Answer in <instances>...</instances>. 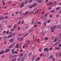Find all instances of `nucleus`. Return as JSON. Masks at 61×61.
<instances>
[{"label": "nucleus", "mask_w": 61, "mask_h": 61, "mask_svg": "<svg viewBox=\"0 0 61 61\" xmlns=\"http://www.w3.org/2000/svg\"><path fill=\"white\" fill-rule=\"evenodd\" d=\"M33 5L34 8L37 5V3H35L33 4Z\"/></svg>", "instance_id": "obj_1"}, {"label": "nucleus", "mask_w": 61, "mask_h": 61, "mask_svg": "<svg viewBox=\"0 0 61 61\" xmlns=\"http://www.w3.org/2000/svg\"><path fill=\"white\" fill-rule=\"evenodd\" d=\"M22 61V58H21V57H20L18 58L17 59V61Z\"/></svg>", "instance_id": "obj_2"}, {"label": "nucleus", "mask_w": 61, "mask_h": 61, "mask_svg": "<svg viewBox=\"0 0 61 61\" xmlns=\"http://www.w3.org/2000/svg\"><path fill=\"white\" fill-rule=\"evenodd\" d=\"M15 49H13L12 50V54H15V53H16V51H15Z\"/></svg>", "instance_id": "obj_3"}, {"label": "nucleus", "mask_w": 61, "mask_h": 61, "mask_svg": "<svg viewBox=\"0 0 61 61\" xmlns=\"http://www.w3.org/2000/svg\"><path fill=\"white\" fill-rule=\"evenodd\" d=\"M4 53H5V51H4V50H2L0 52V54L2 55V54H4Z\"/></svg>", "instance_id": "obj_4"}, {"label": "nucleus", "mask_w": 61, "mask_h": 61, "mask_svg": "<svg viewBox=\"0 0 61 61\" xmlns=\"http://www.w3.org/2000/svg\"><path fill=\"white\" fill-rule=\"evenodd\" d=\"M34 29V28H31L30 30L29 31V33H31V32H32L33 31V30Z\"/></svg>", "instance_id": "obj_5"}, {"label": "nucleus", "mask_w": 61, "mask_h": 61, "mask_svg": "<svg viewBox=\"0 0 61 61\" xmlns=\"http://www.w3.org/2000/svg\"><path fill=\"white\" fill-rule=\"evenodd\" d=\"M44 50L45 51H48L49 50V49L47 48H45L44 49Z\"/></svg>", "instance_id": "obj_6"}, {"label": "nucleus", "mask_w": 61, "mask_h": 61, "mask_svg": "<svg viewBox=\"0 0 61 61\" xmlns=\"http://www.w3.org/2000/svg\"><path fill=\"white\" fill-rule=\"evenodd\" d=\"M58 39V38L57 37L55 38V39L54 41V42H56L57 41V39Z\"/></svg>", "instance_id": "obj_7"}, {"label": "nucleus", "mask_w": 61, "mask_h": 61, "mask_svg": "<svg viewBox=\"0 0 61 61\" xmlns=\"http://www.w3.org/2000/svg\"><path fill=\"white\" fill-rule=\"evenodd\" d=\"M32 56V52H30L29 53L28 55V56L29 57H30V56Z\"/></svg>", "instance_id": "obj_8"}, {"label": "nucleus", "mask_w": 61, "mask_h": 61, "mask_svg": "<svg viewBox=\"0 0 61 61\" xmlns=\"http://www.w3.org/2000/svg\"><path fill=\"white\" fill-rule=\"evenodd\" d=\"M12 36V35H10L8 36L7 37L8 38H11Z\"/></svg>", "instance_id": "obj_9"}, {"label": "nucleus", "mask_w": 61, "mask_h": 61, "mask_svg": "<svg viewBox=\"0 0 61 61\" xmlns=\"http://www.w3.org/2000/svg\"><path fill=\"white\" fill-rule=\"evenodd\" d=\"M57 27L58 29H60L61 28V25H60L58 26Z\"/></svg>", "instance_id": "obj_10"}, {"label": "nucleus", "mask_w": 61, "mask_h": 61, "mask_svg": "<svg viewBox=\"0 0 61 61\" xmlns=\"http://www.w3.org/2000/svg\"><path fill=\"white\" fill-rule=\"evenodd\" d=\"M24 3H23L22 4L20 5V7L21 8V7H23L24 6Z\"/></svg>", "instance_id": "obj_11"}, {"label": "nucleus", "mask_w": 61, "mask_h": 61, "mask_svg": "<svg viewBox=\"0 0 61 61\" xmlns=\"http://www.w3.org/2000/svg\"><path fill=\"white\" fill-rule=\"evenodd\" d=\"M37 2H39V3H41L42 2V0H37Z\"/></svg>", "instance_id": "obj_12"}, {"label": "nucleus", "mask_w": 61, "mask_h": 61, "mask_svg": "<svg viewBox=\"0 0 61 61\" xmlns=\"http://www.w3.org/2000/svg\"><path fill=\"white\" fill-rule=\"evenodd\" d=\"M33 7L34 8L33 6V5H31L29 7V8H32V7Z\"/></svg>", "instance_id": "obj_13"}, {"label": "nucleus", "mask_w": 61, "mask_h": 61, "mask_svg": "<svg viewBox=\"0 0 61 61\" xmlns=\"http://www.w3.org/2000/svg\"><path fill=\"white\" fill-rule=\"evenodd\" d=\"M21 58L22 61H23V60H24V59L25 58V56H24Z\"/></svg>", "instance_id": "obj_14"}, {"label": "nucleus", "mask_w": 61, "mask_h": 61, "mask_svg": "<svg viewBox=\"0 0 61 61\" xmlns=\"http://www.w3.org/2000/svg\"><path fill=\"white\" fill-rule=\"evenodd\" d=\"M60 48V47H57L55 48V49L56 50L57 49H59Z\"/></svg>", "instance_id": "obj_15"}, {"label": "nucleus", "mask_w": 61, "mask_h": 61, "mask_svg": "<svg viewBox=\"0 0 61 61\" xmlns=\"http://www.w3.org/2000/svg\"><path fill=\"white\" fill-rule=\"evenodd\" d=\"M35 57H36V56H33L32 57V61H33V60H34Z\"/></svg>", "instance_id": "obj_16"}, {"label": "nucleus", "mask_w": 61, "mask_h": 61, "mask_svg": "<svg viewBox=\"0 0 61 61\" xmlns=\"http://www.w3.org/2000/svg\"><path fill=\"white\" fill-rule=\"evenodd\" d=\"M14 39H11L10 40V42H13V41H14Z\"/></svg>", "instance_id": "obj_17"}, {"label": "nucleus", "mask_w": 61, "mask_h": 61, "mask_svg": "<svg viewBox=\"0 0 61 61\" xmlns=\"http://www.w3.org/2000/svg\"><path fill=\"white\" fill-rule=\"evenodd\" d=\"M53 57V56L51 55V56H50L49 58H50V59H52V58Z\"/></svg>", "instance_id": "obj_18"}, {"label": "nucleus", "mask_w": 61, "mask_h": 61, "mask_svg": "<svg viewBox=\"0 0 61 61\" xmlns=\"http://www.w3.org/2000/svg\"><path fill=\"white\" fill-rule=\"evenodd\" d=\"M52 61H55V58H54V57H52Z\"/></svg>", "instance_id": "obj_19"}, {"label": "nucleus", "mask_w": 61, "mask_h": 61, "mask_svg": "<svg viewBox=\"0 0 61 61\" xmlns=\"http://www.w3.org/2000/svg\"><path fill=\"white\" fill-rule=\"evenodd\" d=\"M4 17H1L0 18V19H1L2 20H3V19H4Z\"/></svg>", "instance_id": "obj_20"}, {"label": "nucleus", "mask_w": 61, "mask_h": 61, "mask_svg": "<svg viewBox=\"0 0 61 61\" xmlns=\"http://www.w3.org/2000/svg\"><path fill=\"white\" fill-rule=\"evenodd\" d=\"M34 12H30V13H29V14H34Z\"/></svg>", "instance_id": "obj_21"}, {"label": "nucleus", "mask_w": 61, "mask_h": 61, "mask_svg": "<svg viewBox=\"0 0 61 61\" xmlns=\"http://www.w3.org/2000/svg\"><path fill=\"white\" fill-rule=\"evenodd\" d=\"M33 0H29V3H31L32 2Z\"/></svg>", "instance_id": "obj_22"}, {"label": "nucleus", "mask_w": 61, "mask_h": 61, "mask_svg": "<svg viewBox=\"0 0 61 61\" xmlns=\"http://www.w3.org/2000/svg\"><path fill=\"white\" fill-rule=\"evenodd\" d=\"M60 9V7H57L56 8V10H59Z\"/></svg>", "instance_id": "obj_23"}, {"label": "nucleus", "mask_w": 61, "mask_h": 61, "mask_svg": "<svg viewBox=\"0 0 61 61\" xmlns=\"http://www.w3.org/2000/svg\"><path fill=\"white\" fill-rule=\"evenodd\" d=\"M28 3V0H26L25 1V4H27V3Z\"/></svg>", "instance_id": "obj_24"}, {"label": "nucleus", "mask_w": 61, "mask_h": 61, "mask_svg": "<svg viewBox=\"0 0 61 61\" xmlns=\"http://www.w3.org/2000/svg\"><path fill=\"white\" fill-rule=\"evenodd\" d=\"M55 11L54 10H52L51 11V13H55Z\"/></svg>", "instance_id": "obj_25"}, {"label": "nucleus", "mask_w": 61, "mask_h": 61, "mask_svg": "<svg viewBox=\"0 0 61 61\" xmlns=\"http://www.w3.org/2000/svg\"><path fill=\"white\" fill-rule=\"evenodd\" d=\"M9 13H5V14L4 15H7Z\"/></svg>", "instance_id": "obj_26"}, {"label": "nucleus", "mask_w": 61, "mask_h": 61, "mask_svg": "<svg viewBox=\"0 0 61 61\" xmlns=\"http://www.w3.org/2000/svg\"><path fill=\"white\" fill-rule=\"evenodd\" d=\"M4 38V40H5L7 38V36H5V37Z\"/></svg>", "instance_id": "obj_27"}, {"label": "nucleus", "mask_w": 61, "mask_h": 61, "mask_svg": "<svg viewBox=\"0 0 61 61\" xmlns=\"http://www.w3.org/2000/svg\"><path fill=\"white\" fill-rule=\"evenodd\" d=\"M48 23H49L50 22V20H49L47 21Z\"/></svg>", "instance_id": "obj_28"}, {"label": "nucleus", "mask_w": 61, "mask_h": 61, "mask_svg": "<svg viewBox=\"0 0 61 61\" xmlns=\"http://www.w3.org/2000/svg\"><path fill=\"white\" fill-rule=\"evenodd\" d=\"M13 47V46H12V45H10L9 46V47H10V48H11V47Z\"/></svg>", "instance_id": "obj_29"}, {"label": "nucleus", "mask_w": 61, "mask_h": 61, "mask_svg": "<svg viewBox=\"0 0 61 61\" xmlns=\"http://www.w3.org/2000/svg\"><path fill=\"white\" fill-rule=\"evenodd\" d=\"M2 2L3 3V5H5V1H3Z\"/></svg>", "instance_id": "obj_30"}, {"label": "nucleus", "mask_w": 61, "mask_h": 61, "mask_svg": "<svg viewBox=\"0 0 61 61\" xmlns=\"http://www.w3.org/2000/svg\"><path fill=\"white\" fill-rule=\"evenodd\" d=\"M20 41H23V38H21L20 39Z\"/></svg>", "instance_id": "obj_31"}, {"label": "nucleus", "mask_w": 61, "mask_h": 61, "mask_svg": "<svg viewBox=\"0 0 61 61\" xmlns=\"http://www.w3.org/2000/svg\"><path fill=\"white\" fill-rule=\"evenodd\" d=\"M15 42L13 43H12V46H14V45H15Z\"/></svg>", "instance_id": "obj_32"}, {"label": "nucleus", "mask_w": 61, "mask_h": 61, "mask_svg": "<svg viewBox=\"0 0 61 61\" xmlns=\"http://www.w3.org/2000/svg\"><path fill=\"white\" fill-rule=\"evenodd\" d=\"M3 34H6V31H3Z\"/></svg>", "instance_id": "obj_33"}, {"label": "nucleus", "mask_w": 61, "mask_h": 61, "mask_svg": "<svg viewBox=\"0 0 61 61\" xmlns=\"http://www.w3.org/2000/svg\"><path fill=\"white\" fill-rule=\"evenodd\" d=\"M47 39H48V38L47 37H46L45 38V40H47Z\"/></svg>", "instance_id": "obj_34"}, {"label": "nucleus", "mask_w": 61, "mask_h": 61, "mask_svg": "<svg viewBox=\"0 0 61 61\" xmlns=\"http://www.w3.org/2000/svg\"><path fill=\"white\" fill-rule=\"evenodd\" d=\"M56 2L55 1L54 2L53 4H54V5H56Z\"/></svg>", "instance_id": "obj_35"}, {"label": "nucleus", "mask_w": 61, "mask_h": 61, "mask_svg": "<svg viewBox=\"0 0 61 61\" xmlns=\"http://www.w3.org/2000/svg\"><path fill=\"white\" fill-rule=\"evenodd\" d=\"M14 31V29H12L11 30V32H13V31Z\"/></svg>", "instance_id": "obj_36"}, {"label": "nucleus", "mask_w": 61, "mask_h": 61, "mask_svg": "<svg viewBox=\"0 0 61 61\" xmlns=\"http://www.w3.org/2000/svg\"><path fill=\"white\" fill-rule=\"evenodd\" d=\"M5 19H6L8 17V16H6L5 17Z\"/></svg>", "instance_id": "obj_37"}, {"label": "nucleus", "mask_w": 61, "mask_h": 61, "mask_svg": "<svg viewBox=\"0 0 61 61\" xmlns=\"http://www.w3.org/2000/svg\"><path fill=\"white\" fill-rule=\"evenodd\" d=\"M47 14H46L45 15V16L46 17H47Z\"/></svg>", "instance_id": "obj_38"}, {"label": "nucleus", "mask_w": 61, "mask_h": 61, "mask_svg": "<svg viewBox=\"0 0 61 61\" xmlns=\"http://www.w3.org/2000/svg\"><path fill=\"white\" fill-rule=\"evenodd\" d=\"M15 34L14 33H13L12 34V36H15Z\"/></svg>", "instance_id": "obj_39"}, {"label": "nucleus", "mask_w": 61, "mask_h": 61, "mask_svg": "<svg viewBox=\"0 0 61 61\" xmlns=\"http://www.w3.org/2000/svg\"><path fill=\"white\" fill-rule=\"evenodd\" d=\"M20 23H21V21H20L18 22V24L19 25L20 24Z\"/></svg>", "instance_id": "obj_40"}, {"label": "nucleus", "mask_w": 61, "mask_h": 61, "mask_svg": "<svg viewBox=\"0 0 61 61\" xmlns=\"http://www.w3.org/2000/svg\"><path fill=\"white\" fill-rule=\"evenodd\" d=\"M34 22H35V21H32V23H31V24H32V25H33V24H34Z\"/></svg>", "instance_id": "obj_41"}, {"label": "nucleus", "mask_w": 61, "mask_h": 61, "mask_svg": "<svg viewBox=\"0 0 61 61\" xmlns=\"http://www.w3.org/2000/svg\"><path fill=\"white\" fill-rule=\"evenodd\" d=\"M5 52L6 53H7V52H8V51H7V50H5Z\"/></svg>", "instance_id": "obj_42"}, {"label": "nucleus", "mask_w": 61, "mask_h": 61, "mask_svg": "<svg viewBox=\"0 0 61 61\" xmlns=\"http://www.w3.org/2000/svg\"><path fill=\"white\" fill-rule=\"evenodd\" d=\"M12 26V25L10 24L9 25V27H11Z\"/></svg>", "instance_id": "obj_43"}, {"label": "nucleus", "mask_w": 61, "mask_h": 61, "mask_svg": "<svg viewBox=\"0 0 61 61\" xmlns=\"http://www.w3.org/2000/svg\"><path fill=\"white\" fill-rule=\"evenodd\" d=\"M11 56H12V57L13 58H14V57H15L14 56V55L13 56L12 55H11Z\"/></svg>", "instance_id": "obj_44"}, {"label": "nucleus", "mask_w": 61, "mask_h": 61, "mask_svg": "<svg viewBox=\"0 0 61 61\" xmlns=\"http://www.w3.org/2000/svg\"><path fill=\"white\" fill-rule=\"evenodd\" d=\"M45 34V32H44L42 34V35H43V36H44V35Z\"/></svg>", "instance_id": "obj_45"}, {"label": "nucleus", "mask_w": 61, "mask_h": 61, "mask_svg": "<svg viewBox=\"0 0 61 61\" xmlns=\"http://www.w3.org/2000/svg\"><path fill=\"white\" fill-rule=\"evenodd\" d=\"M16 60V59H12V61H15Z\"/></svg>", "instance_id": "obj_46"}, {"label": "nucleus", "mask_w": 61, "mask_h": 61, "mask_svg": "<svg viewBox=\"0 0 61 61\" xmlns=\"http://www.w3.org/2000/svg\"><path fill=\"white\" fill-rule=\"evenodd\" d=\"M5 56L4 55H3L1 57H2V58H4V57H5Z\"/></svg>", "instance_id": "obj_47"}, {"label": "nucleus", "mask_w": 61, "mask_h": 61, "mask_svg": "<svg viewBox=\"0 0 61 61\" xmlns=\"http://www.w3.org/2000/svg\"><path fill=\"white\" fill-rule=\"evenodd\" d=\"M23 17H21L20 18V19H23Z\"/></svg>", "instance_id": "obj_48"}, {"label": "nucleus", "mask_w": 61, "mask_h": 61, "mask_svg": "<svg viewBox=\"0 0 61 61\" xmlns=\"http://www.w3.org/2000/svg\"><path fill=\"white\" fill-rule=\"evenodd\" d=\"M27 14V13L26 12L25 14H24V15H26Z\"/></svg>", "instance_id": "obj_49"}, {"label": "nucleus", "mask_w": 61, "mask_h": 61, "mask_svg": "<svg viewBox=\"0 0 61 61\" xmlns=\"http://www.w3.org/2000/svg\"><path fill=\"white\" fill-rule=\"evenodd\" d=\"M59 46V47H61V44H60L58 46Z\"/></svg>", "instance_id": "obj_50"}, {"label": "nucleus", "mask_w": 61, "mask_h": 61, "mask_svg": "<svg viewBox=\"0 0 61 61\" xmlns=\"http://www.w3.org/2000/svg\"><path fill=\"white\" fill-rule=\"evenodd\" d=\"M49 17H52V15H49Z\"/></svg>", "instance_id": "obj_51"}, {"label": "nucleus", "mask_w": 61, "mask_h": 61, "mask_svg": "<svg viewBox=\"0 0 61 61\" xmlns=\"http://www.w3.org/2000/svg\"><path fill=\"white\" fill-rule=\"evenodd\" d=\"M37 59L38 60H40V58L37 57Z\"/></svg>", "instance_id": "obj_52"}, {"label": "nucleus", "mask_w": 61, "mask_h": 61, "mask_svg": "<svg viewBox=\"0 0 61 61\" xmlns=\"http://www.w3.org/2000/svg\"><path fill=\"white\" fill-rule=\"evenodd\" d=\"M7 51H8L9 52V51H10V49H7Z\"/></svg>", "instance_id": "obj_53"}, {"label": "nucleus", "mask_w": 61, "mask_h": 61, "mask_svg": "<svg viewBox=\"0 0 61 61\" xmlns=\"http://www.w3.org/2000/svg\"><path fill=\"white\" fill-rule=\"evenodd\" d=\"M39 51L41 52V48H40L39 49Z\"/></svg>", "instance_id": "obj_54"}, {"label": "nucleus", "mask_w": 61, "mask_h": 61, "mask_svg": "<svg viewBox=\"0 0 61 61\" xmlns=\"http://www.w3.org/2000/svg\"><path fill=\"white\" fill-rule=\"evenodd\" d=\"M57 27V26H54L53 27V28H56V27Z\"/></svg>", "instance_id": "obj_55"}, {"label": "nucleus", "mask_w": 61, "mask_h": 61, "mask_svg": "<svg viewBox=\"0 0 61 61\" xmlns=\"http://www.w3.org/2000/svg\"><path fill=\"white\" fill-rule=\"evenodd\" d=\"M40 23H41V22H40V21H39L37 22V24H40Z\"/></svg>", "instance_id": "obj_56"}, {"label": "nucleus", "mask_w": 61, "mask_h": 61, "mask_svg": "<svg viewBox=\"0 0 61 61\" xmlns=\"http://www.w3.org/2000/svg\"><path fill=\"white\" fill-rule=\"evenodd\" d=\"M14 28L15 29V28H16V26H15L14 25Z\"/></svg>", "instance_id": "obj_57"}, {"label": "nucleus", "mask_w": 61, "mask_h": 61, "mask_svg": "<svg viewBox=\"0 0 61 61\" xmlns=\"http://www.w3.org/2000/svg\"><path fill=\"white\" fill-rule=\"evenodd\" d=\"M54 38V36H52L51 37V39H53Z\"/></svg>", "instance_id": "obj_58"}, {"label": "nucleus", "mask_w": 61, "mask_h": 61, "mask_svg": "<svg viewBox=\"0 0 61 61\" xmlns=\"http://www.w3.org/2000/svg\"><path fill=\"white\" fill-rule=\"evenodd\" d=\"M51 29H52L53 30L54 29V28H53V27H51Z\"/></svg>", "instance_id": "obj_59"}, {"label": "nucleus", "mask_w": 61, "mask_h": 61, "mask_svg": "<svg viewBox=\"0 0 61 61\" xmlns=\"http://www.w3.org/2000/svg\"><path fill=\"white\" fill-rule=\"evenodd\" d=\"M20 38V37H18V38L17 39V40H19Z\"/></svg>", "instance_id": "obj_60"}, {"label": "nucleus", "mask_w": 61, "mask_h": 61, "mask_svg": "<svg viewBox=\"0 0 61 61\" xmlns=\"http://www.w3.org/2000/svg\"><path fill=\"white\" fill-rule=\"evenodd\" d=\"M52 47H51L50 48V50H52Z\"/></svg>", "instance_id": "obj_61"}, {"label": "nucleus", "mask_w": 61, "mask_h": 61, "mask_svg": "<svg viewBox=\"0 0 61 61\" xmlns=\"http://www.w3.org/2000/svg\"><path fill=\"white\" fill-rule=\"evenodd\" d=\"M44 13V11H43L42 13H41V15H43Z\"/></svg>", "instance_id": "obj_62"}, {"label": "nucleus", "mask_w": 61, "mask_h": 61, "mask_svg": "<svg viewBox=\"0 0 61 61\" xmlns=\"http://www.w3.org/2000/svg\"><path fill=\"white\" fill-rule=\"evenodd\" d=\"M51 32H54V30H53V29L51 30Z\"/></svg>", "instance_id": "obj_63"}, {"label": "nucleus", "mask_w": 61, "mask_h": 61, "mask_svg": "<svg viewBox=\"0 0 61 61\" xmlns=\"http://www.w3.org/2000/svg\"><path fill=\"white\" fill-rule=\"evenodd\" d=\"M20 15H24V14H23L22 13L21 14H20Z\"/></svg>", "instance_id": "obj_64"}]
</instances>
